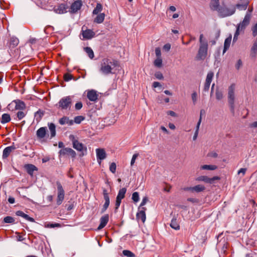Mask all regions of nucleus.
Listing matches in <instances>:
<instances>
[{
  "label": "nucleus",
  "instance_id": "f257e3e1",
  "mask_svg": "<svg viewBox=\"0 0 257 257\" xmlns=\"http://www.w3.org/2000/svg\"><path fill=\"white\" fill-rule=\"evenodd\" d=\"M117 65V62L108 58L102 59L100 70L102 73L107 75L112 73V70Z\"/></svg>",
  "mask_w": 257,
  "mask_h": 257
},
{
  "label": "nucleus",
  "instance_id": "f03ea898",
  "mask_svg": "<svg viewBox=\"0 0 257 257\" xmlns=\"http://www.w3.org/2000/svg\"><path fill=\"white\" fill-rule=\"evenodd\" d=\"M235 85L234 84H231L228 89L227 98L228 102L230 107L231 112L232 113H234L235 109Z\"/></svg>",
  "mask_w": 257,
  "mask_h": 257
},
{
  "label": "nucleus",
  "instance_id": "7ed1b4c3",
  "mask_svg": "<svg viewBox=\"0 0 257 257\" xmlns=\"http://www.w3.org/2000/svg\"><path fill=\"white\" fill-rule=\"evenodd\" d=\"M221 17H226L232 15L235 12V7L231 6L230 8L226 7H220L217 11Z\"/></svg>",
  "mask_w": 257,
  "mask_h": 257
},
{
  "label": "nucleus",
  "instance_id": "20e7f679",
  "mask_svg": "<svg viewBox=\"0 0 257 257\" xmlns=\"http://www.w3.org/2000/svg\"><path fill=\"white\" fill-rule=\"evenodd\" d=\"M72 104V99L70 96L62 98L58 103V108L61 109H70Z\"/></svg>",
  "mask_w": 257,
  "mask_h": 257
},
{
  "label": "nucleus",
  "instance_id": "39448f33",
  "mask_svg": "<svg viewBox=\"0 0 257 257\" xmlns=\"http://www.w3.org/2000/svg\"><path fill=\"white\" fill-rule=\"evenodd\" d=\"M57 187V204L59 205L61 204L64 199L65 191L60 182H56Z\"/></svg>",
  "mask_w": 257,
  "mask_h": 257
},
{
  "label": "nucleus",
  "instance_id": "423d86ee",
  "mask_svg": "<svg viewBox=\"0 0 257 257\" xmlns=\"http://www.w3.org/2000/svg\"><path fill=\"white\" fill-rule=\"evenodd\" d=\"M82 6V2L81 0H74L71 4L68 12L71 14L77 13Z\"/></svg>",
  "mask_w": 257,
  "mask_h": 257
},
{
  "label": "nucleus",
  "instance_id": "0eeeda50",
  "mask_svg": "<svg viewBox=\"0 0 257 257\" xmlns=\"http://www.w3.org/2000/svg\"><path fill=\"white\" fill-rule=\"evenodd\" d=\"M208 44L200 45L197 57L200 59H204L207 56Z\"/></svg>",
  "mask_w": 257,
  "mask_h": 257
},
{
  "label": "nucleus",
  "instance_id": "6e6552de",
  "mask_svg": "<svg viewBox=\"0 0 257 257\" xmlns=\"http://www.w3.org/2000/svg\"><path fill=\"white\" fill-rule=\"evenodd\" d=\"M126 192V189L125 188H122L119 190L116 198V202L115 204V209H117L119 207L121 202V200L125 197Z\"/></svg>",
  "mask_w": 257,
  "mask_h": 257
},
{
  "label": "nucleus",
  "instance_id": "1a4fd4ad",
  "mask_svg": "<svg viewBox=\"0 0 257 257\" xmlns=\"http://www.w3.org/2000/svg\"><path fill=\"white\" fill-rule=\"evenodd\" d=\"M251 17V16L250 14L246 13L243 21L238 25V29L240 30L241 31L243 30L249 24Z\"/></svg>",
  "mask_w": 257,
  "mask_h": 257
},
{
  "label": "nucleus",
  "instance_id": "9d476101",
  "mask_svg": "<svg viewBox=\"0 0 257 257\" xmlns=\"http://www.w3.org/2000/svg\"><path fill=\"white\" fill-rule=\"evenodd\" d=\"M68 7L67 4H60L54 7V11L58 14H63L68 12Z\"/></svg>",
  "mask_w": 257,
  "mask_h": 257
},
{
  "label": "nucleus",
  "instance_id": "9b49d317",
  "mask_svg": "<svg viewBox=\"0 0 257 257\" xmlns=\"http://www.w3.org/2000/svg\"><path fill=\"white\" fill-rule=\"evenodd\" d=\"M220 180V177L214 176L212 178H209L206 176H201L196 178L197 181H202L206 183L212 184L214 181Z\"/></svg>",
  "mask_w": 257,
  "mask_h": 257
},
{
  "label": "nucleus",
  "instance_id": "f8f14e48",
  "mask_svg": "<svg viewBox=\"0 0 257 257\" xmlns=\"http://www.w3.org/2000/svg\"><path fill=\"white\" fill-rule=\"evenodd\" d=\"M70 138H72V141L73 143V147L75 149L80 152L83 151H86V147L77 140H75L73 136H71Z\"/></svg>",
  "mask_w": 257,
  "mask_h": 257
},
{
  "label": "nucleus",
  "instance_id": "ddd939ff",
  "mask_svg": "<svg viewBox=\"0 0 257 257\" xmlns=\"http://www.w3.org/2000/svg\"><path fill=\"white\" fill-rule=\"evenodd\" d=\"M214 76L213 72L210 71L207 73L205 82L204 84L203 90L204 91H208L209 90L211 82Z\"/></svg>",
  "mask_w": 257,
  "mask_h": 257
},
{
  "label": "nucleus",
  "instance_id": "4468645a",
  "mask_svg": "<svg viewBox=\"0 0 257 257\" xmlns=\"http://www.w3.org/2000/svg\"><path fill=\"white\" fill-rule=\"evenodd\" d=\"M96 154L97 161L99 164L101 161L105 159L106 157V154L104 149L98 148L96 149Z\"/></svg>",
  "mask_w": 257,
  "mask_h": 257
},
{
  "label": "nucleus",
  "instance_id": "2eb2a0df",
  "mask_svg": "<svg viewBox=\"0 0 257 257\" xmlns=\"http://www.w3.org/2000/svg\"><path fill=\"white\" fill-rule=\"evenodd\" d=\"M147 209L146 207L139 208V212L137 213L136 217L138 220H141L143 223L146 220V211Z\"/></svg>",
  "mask_w": 257,
  "mask_h": 257
},
{
  "label": "nucleus",
  "instance_id": "dca6fc26",
  "mask_svg": "<svg viewBox=\"0 0 257 257\" xmlns=\"http://www.w3.org/2000/svg\"><path fill=\"white\" fill-rule=\"evenodd\" d=\"M60 154L63 156H70L72 158H75L76 156L75 152L71 148H65L60 151Z\"/></svg>",
  "mask_w": 257,
  "mask_h": 257
},
{
  "label": "nucleus",
  "instance_id": "f3484780",
  "mask_svg": "<svg viewBox=\"0 0 257 257\" xmlns=\"http://www.w3.org/2000/svg\"><path fill=\"white\" fill-rule=\"evenodd\" d=\"M98 94L94 90H88L87 93V97L90 101H96L98 99Z\"/></svg>",
  "mask_w": 257,
  "mask_h": 257
},
{
  "label": "nucleus",
  "instance_id": "a211bd4d",
  "mask_svg": "<svg viewBox=\"0 0 257 257\" xmlns=\"http://www.w3.org/2000/svg\"><path fill=\"white\" fill-rule=\"evenodd\" d=\"M109 220V216L105 214L102 216L100 219V224L97 228V230H100L105 226Z\"/></svg>",
  "mask_w": 257,
  "mask_h": 257
},
{
  "label": "nucleus",
  "instance_id": "6ab92c4d",
  "mask_svg": "<svg viewBox=\"0 0 257 257\" xmlns=\"http://www.w3.org/2000/svg\"><path fill=\"white\" fill-rule=\"evenodd\" d=\"M205 187L202 185H197L194 187H188L186 189V190L190 191L191 192H200L204 191Z\"/></svg>",
  "mask_w": 257,
  "mask_h": 257
},
{
  "label": "nucleus",
  "instance_id": "aec40b11",
  "mask_svg": "<svg viewBox=\"0 0 257 257\" xmlns=\"http://www.w3.org/2000/svg\"><path fill=\"white\" fill-rule=\"evenodd\" d=\"M82 35L85 39H90L94 37L95 33L90 29L82 30Z\"/></svg>",
  "mask_w": 257,
  "mask_h": 257
},
{
  "label": "nucleus",
  "instance_id": "412c9836",
  "mask_svg": "<svg viewBox=\"0 0 257 257\" xmlns=\"http://www.w3.org/2000/svg\"><path fill=\"white\" fill-rule=\"evenodd\" d=\"M209 7L212 11H217L220 8L219 0H210Z\"/></svg>",
  "mask_w": 257,
  "mask_h": 257
},
{
  "label": "nucleus",
  "instance_id": "4be33fe9",
  "mask_svg": "<svg viewBox=\"0 0 257 257\" xmlns=\"http://www.w3.org/2000/svg\"><path fill=\"white\" fill-rule=\"evenodd\" d=\"M16 149L14 146H11L6 148L3 153V158H7L10 155V154Z\"/></svg>",
  "mask_w": 257,
  "mask_h": 257
},
{
  "label": "nucleus",
  "instance_id": "5701e85b",
  "mask_svg": "<svg viewBox=\"0 0 257 257\" xmlns=\"http://www.w3.org/2000/svg\"><path fill=\"white\" fill-rule=\"evenodd\" d=\"M47 127H41L39 129H38L36 132V135L37 137L40 139H43L46 134Z\"/></svg>",
  "mask_w": 257,
  "mask_h": 257
},
{
  "label": "nucleus",
  "instance_id": "b1692460",
  "mask_svg": "<svg viewBox=\"0 0 257 257\" xmlns=\"http://www.w3.org/2000/svg\"><path fill=\"white\" fill-rule=\"evenodd\" d=\"M19 43V39L16 37H12L9 42V48L11 51L18 46Z\"/></svg>",
  "mask_w": 257,
  "mask_h": 257
},
{
  "label": "nucleus",
  "instance_id": "393cba45",
  "mask_svg": "<svg viewBox=\"0 0 257 257\" xmlns=\"http://www.w3.org/2000/svg\"><path fill=\"white\" fill-rule=\"evenodd\" d=\"M24 167L27 170V173L31 176H33L34 171L37 170V167L32 164H26Z\"/></svg>",
  "mask_w": 257,
  "mask_h": 257
},
{
  "label": "nucleus",
  "instance_id": "a878e982",
  "mask_svg": "<svg viewBox=\"0 0 257 257\" xmlns=\"http://www.w3.org/2000/svg\"><path fill=\"white\" fill-rule=\"evenodd\" d=\"M16 214L17 216H21L28 221L32 222H35V219L29 216L27 214L24 213L22 211H17Z\"/></svg>",
  "mask_w": 257,
  "mask_h": 257
},
{
  "label": "nucleus",
  "instance_id": "bb28decb",
  "mask_svg": "<svg viewBox=\"0 0 257 257\" xmlns=\"http://www.w3.org/2000/svg\"><path fill=\"white\" fill-rule=\"evenodd\" d=\"M73 122L72 120L69 119V117L67 116H63L59 120V123L61 125L67 124L69 125H71L73 124Z\"/></svg>",
  "mask_w": 257,
  "mask_h": 257
},
{
  "label": "nucleus",
  "instance_id": "cd10ccee",
  "mask_svg": "<svg viewBox=\"0 0 257 257\" xmlns=\"http://www.w3.org/2000/svg\"><path fill=\"white\" fill-rule=\"evenodd\" d=\"M257 53V38L254 41L250 50V55L252 58H255Z\"/></svg>",
  "mask_w": 257,
  "mask_h": 257
},
{
  "label": "nucleus",
  "instance_id": "c85d7f7f",
  "mask_svg": "<svg viewBox=\"0 0 257 257\" xmlns=\"http://www.w3.org/2000/svg\"><path fill=\"white\" fill-rule=\"evenodd\" d=\"M231 36L230 35L225 40L223 53H224L226 51V50L229 48L231 43Z\"/></svg>",
  "mask_w": 257,
  "mask_h": 257
},
{
  "label": "nucleus",
  "instance_id": "c756f323",
  "mask_svg": "<svg viewBox=\"0 0 257 257\" xmlns=\"http://www.w3.org/2000/svg\"><path fill=\"white\" fill-rule=\"evenodd\" d=\"M15 103L16 104L15 108L16 109H24L26 107V105L23 101L20 100H15Z\"/></svg>",
  "mask_w": 257,
  "mask_h": 257
},
{
  "label": "nucleus",
  "instance_id": "7c9ffc66",
  "mask_svg": "<svg viewBox=\"0 0 257 257\" xmlns=\"http://www.w3.org/2000/svg\"><path fill=\"white\" fill-rule=\"evenodd\" d=\"M105 14L104 13H100L95 18L94 22L97 24H101L103 22Z\"/></svg>",
  "mask_w": 257,
  "mask_h": 257
},
{
  "label": "nucleus",
  "instance_id": "2f4dec72",
  "mask_svg": "<svg viewBox=\"0 0 257 257\" xmlns=\"http://www.w3.org/2000/svg\"><path fill=\"white\" fill-rule=\"evenodd\" d=\"M217 168L216 165H204L200 167L201 170H215Z\"/></svg>",
  "mask_w": 257,
  "mask_h": 257
},
{
  "label": "nucleus",
  "instance_id": "473e14b6",
  "mask_svg": "<svg viewBox=\"0 0 257 257\" xmlns=\"http://www.w3.org/2000/svg\"><path fill=\"white\" fill-rule=\"evenodd\" d=\"M49 128L51 133V137L52 138L55 137L56 135L55 125L53 123L49 124Z\"/></svg>",
  "mask_w": 257,
  "mask_h": 257
},
{
  "label": "nucleus",
  "instance_id": "72a5a7b5",
  "mask_svg": "<svg viewBox=\"0 0 257 257\" xmlns=\"http://www.w3.org/2000/svg\"><path fill=\"white\" fill-rule=\"evenodd\" d=\"M11 120L10 115L8 113H4L2 115L1 122L5 123L9 122Z\"/></svg>",
  "mask_w": 257,
  "mask_h": 257
},
{
  "label": "nucleus",
  "instance_id": "f704fd0d",
  "mask_svg": "<svg viewBox=\"0 0 257 257\" xmlns=\"http://www.w3.org/2000/svg\"><path fill=\"white\" fill-rule=\"evenodd\" d=\"M84 51L90 59H92L94 57V53L91 48L88 47H85L84 48Z\"/></svg>",
  "mask_w": 257,
  "mask_h": 257
},
{
  "label": "nucleus",
  "instance_id": "c9c22d12",
  "mask_svg": "<svg viewBox=\"0 0 257 257\" xmlns=\"http://www.w3.org/2000/svg\"><path fill=\"white\" fill-rule=\"evenodd\" d=\"M170 226L176 230H178L180 229V226L177 223L176 219H173L172 220L170 223Z\"/></svg>",
  "mask_w": 257,
  "mask_h": 257
},
{
  "label": "nucleus",
  "instance_id": "e433bc0d",
  "mask_svg": "<svg viewBox=\"0 0 257 257\" xmlns=\"http://www.w3.org/2000/svg\"><path fill=\"white\" fill-rule=\"evenodd\" d=\"M102 5L99 3H98V4H97L96 7L93 11V14H95V15H97L99 13H100L102 11Z\"/></svg>",
  "mask_w": 257,
  "mask_h": 257
},
{
  "label": "nucleus",
  "instance_id": "4c0bfd02",
  "mask_svg": "<svg viewBox=\"0 0 257 257\" xmlns=\"http://www.w3.org/2000/svg\"><path fill=\"white\" fill-rule=\"evenodd\" d=\"M154 65L158 68H160L162 66V59L161 57L157 58L154 62Z\"/></svg>",
  "mask_w": 257,
  "mask_h": 257
},
{
  "label": "nucleus",
  "instance_id": "58836bf2",
  "mask_svg": "<svg viewBox=\"0 0 257 257\" xmlns=\"http://www.w3.org/2000/svg\"><path fill=\"white\" fill-rule=\"evenodd\" d=\"M216 98L218 100H220L222 99L223 97V93L221 90L219 89H216L215 92Z\"/></svg>",
  "mask_w": 257,
  "mask_h": 257
},
{
  "label": "nucleus",
  "instance_id": "ea45409f",
  "mask_svg": "<svg viewBox=\"0 0 257 257\" xmlns=\"http://www.w3.org/2000/svg\"><path fill=\"white\" fill-rule=\"evenodd\" d=\"M248 3H246L245 4H237L236 5V8H237L238 10H245L247 8V6H248Z\"/></svg>",
  "mask_w": 257,
  "mask_h": 257
},
{
  "label": "nucleus",
  "instance_id": "a19ab883",
  "mask_svg": "<svg viewBox=\"0 0 257 257\" xmlns=\"http://www.w3.org/2000/svg\"><path fill=\"white\" fill-rule=\"evenodd\" d=\"M84 117L81 115L77 116L74 117V121L77 124H79L84 119Z\"/></svg>",
  "mask_w": 257,
  "mask_h": 257
},
{
  "label": "nucleus",
  "instance_id": "79ce46f5",
  "mask_svg": "<svg viewBox=\"0 0 257 257\" xmlns=\"http://www.w3.org/2000/svg\"><path fill=\"white\" fill-rule=\"evenodd\" d=\"M123 254L128 257H135V255L134 253L128 250H124L122 251Z\"/></svg>",
  "mask_w": 257,
  "mask_h": 257
},
{
  "label": "nucleus",
  "instance_id": "37998d69",
  "mask_svg": "<svg viewBox=\"0 0 257 257\" xmlns=\"http://www.w3.org/2000/svg\"><path fill=\"white\" fill-rule=\"evenodd\" d=\"M132 199L135 202H137L140 199L139 193L137 192H134L132 194Z\"/></svg>",
  "mask_w": 257,
  "mask_h": 257
},
{
  "label": "nucleus",
  "instance_id": "c03bdc74",
  "mask_svg": "<svg viewBox=\"0 0 257 257\" xmlns=\"http://www.w3.org/2000/svg\"><path fill=\"white\" fill-rule=\"evenodd\" d=\"M4 221L6 223H13L15 222V219L11 216H7L4 218Z\"/></svg>",
  "mask_w": 257,
  "mask_h": 257
},
{
  "label": "nucleus",
  "instance_id": "a18cd8bd",
  "mask_svg": "<svg viewBox=\"0 0 257 257\" xmlns=\"http://www.w3.org/2000/svg\"><path fill=\"white\" fill-rule=\"evenodd\" d=\"M26 115V113L22 111H19L17 112V116L19 120L23 118Z\"/></svg>",
  "mask_w": 257,
  "mask_h": 257
},
{
  "label": "nucleus",
  "instance_id": "49530a36",
  "mask_svg": "<svg viewBox=\"0 0 257 257\" xmlns=\"http://www.w3.org/2000/svg\"><path fill=\"white\" fill-rule=\"evenodd\" d=\"M61 225L59 223H48L45 225V227L48 228L59 227Z\"/></svg>",
  "mask_w": 257,
  "mask_h": 257
},
{
  "label": "nucleus",
  "instance_id": "de8ad7c7",
  "mask_svg": "<svg viewBox=\"0 0 257 257\" xmlns=\"http://www.w3.org/2000/svg\"><path fill=\"white\" fill-rule=\"evenodd\" d=\"M220 30L217 29L214 31L213 32V35L214 37L215 40H217L220 36Z\"/></svg>",
  "mask_w": 257,
  "mask_h": 257
},
{
  "label": "nucleus",
  "instance_id": "09e8293b",
  "mask_svg": "<svg viewBox=\"0 0 257 257\" xmlns=\"http://www.w3.org/2000/svg\"><path fill=\"white\" fill-rule=\"evenodd\" d=\"M251 31L252 36L254 37L257 35V23L252 27Z\"/></svg>",
  "mask_w": 257,
  "mask_h": 257
},
{
  "label": "nucleus",
  "instance_id": "8fccbe9b",
  "mask_svg": "<svg viewBox=\"0 0 257 257\" xmlns=\"http://www.w3.org/2000/svg\"><path fill=\"white\" fill-rule=\"evenodd\" d=\"M116 164L115 163H112L109 166V170L112 173H114L116 171Z\"/></svg>",
  "mask_w": 257,
  "mask_h": 257
},
{
  "label": "nucleus",
  "instance_id": "3c124183",
  "mask_svg": "<svg viewBox=\"0 0 257 257\" xmlns=\"http://www.w3.org/2000/svg\"><path fill=\"white\" fill-rule=\"evenodd\" d=\"M72 75L70 73H66L64 75V79L65 81H68L72 79Z\"/></svg>",
  "mask_w": 257,
  "mask_h": 257
},
{
  "label": "nucleus",
  "instance_id": "603ef678",
  "mask_svg": "<svg viewBox=\"0 0 257 257\" xmlns=\"http://www.w3.org/2000/svg\"><path fill=\"white\" fill-rule=\"evenodd\" d=\"M148 201V198L147 197H145L143 198V200H142V201L140 204V206L139 208H142V207H144L143 206H144L146 203Z\"/></svg>",
  "mask_w": 257,
  "mask_h": 257
},
{
  "label": "nucleus",
  "instance_id": "864d4df0",
  "mask_svg": "<svg viewBox=\"0 0 257 257\" xmlns=\"http://www.w3.org/2000/svg\"><path fill=\"white\" fill-rule=\"evenodd\" d=\"M138 156H139L138 154H135L133 156V157L132 158L131 162V166H133L134 164V163H135L136 160L138 158Z\"/></svg>",
  "mask_w": 257,
  "mask_h": 257
},
{
  "label": "nucleus",
  "instance_id": "5fc2aeb1",
  "mask_svg": "<svg viewBox=\"0 0 257 257\" xmlns=\"http://www.w3.org/2000/svg\"><path fill=\"white\" fill-rule=\"evenodd\" d=\"M155 77L158 79H160V80H161V79H163V74H162V73H161L160 72H156L155 74Z\"/></svg>",
  "mask_w": 257,
  "mask_h": 257
},
{
  "label": "nucleus",
  "instance_id": "6e6d98bb",
  "mask_svg": "<svg viewBox=\"0 0 257 257\" xmlns=\"http://www.w3.org/2000/svg\"><path fill=\"white\" fill-rule=\"evenodd\" d=\"M155 53L157 58L161 57V52L160 48H156L155 49Z\"/></svg>",
  "mask_w": 257,
  "mask_h": 257
},
{
  "label": "nucleus",
  "instance_id": "4d7b16f0",
  "mask_svg": "<svg viewBox=\"0 0 257 257\" xmlns=\"http://www.w3.org/2000/svg\"><path fill=\"white\" fill-rule=\"evenodd\" d=\"M109 203H110L109 200H105V203L103 206V211H104L107 209V208L109 206Z\"/></svg>",
  "mask_w": 257,
  "mask_h": 257
},
{
  "label": "nucleus",
  "instance_id": "13d9d810",
  "mask_svg": "<svg viewBox=\"0 0 257 257\" xmlns=\"http://www.w3.org/2000/svg\"><path fill=\"white\" fill-rule=\"evenodd\" d=\"M240 31V30H238V28L237 27L236 31L235 32V34L234 35V37H233V42L236 41L237 39L238 36L239 34Z\"/></svg>",
  "mask_w": 257,
  "mask_h": 257
},
{
  "label": "nucleus",
  "instance_id": "bf43d9fd",
  "mask_svg": "<svg viewBox=\"0 0 257 257\" xmlns=\"http://www.w3.org/2000/svg\"><path fill=\"white\" fill-rule=\"evenodd\" d=\"M196 40V38L195 37L191 36L189 40H188V41L187 42H184V41L182 42V43L184 45H188L192 41H194Z\"/></svg>",
  "mask_w": 257,
  "mask_h": 257
},
{
  "label": "nucleus",
  "instance_id": "052dcab7",
  "mask_svg": "<svg viewBox=\"0 0 257 257\" xmlns=\"http://www.w3.org/2000/svg\"><path fill=\"white\" fill-rule=\"evenodd\" d=\"M75 107L76 109L79 110L82 107V103L81 102H78L75 104Z\"/></svg>",
  "mask_w": 257,
  "mask_h": 257
},
{
  "label": "nucleus",
  "instance_id": "680f3d73",
  "mask_svg": "<svg viewBox=\"0 0 257 257\" xmlns=\"http://www.w3.org/2000/svg\"><path fill=\"white\" fill-rule=\"evenodd\" d=\"M246 171V168H241L238 170V174H242V176H243L245 175Z\"/></svg>",
  "mask_w": 257,
  "mask_h": 257
},
{
  "label": "nucleus",
  "instance_id": "e2e57ef3",
  "mask_svg": "<svg viewBox=\"0 0 257 257\" xmlns=\"http://www.w3.org/2000/svg\"><path fill=\"white\" fill-rule=\"evenodd\" d=\"M203 34H201L200 35V37H199V42H200V45H201L202 44H207V43L205 41H204L203 40Z\"/></svg>",
  "mask_w": 257,
  "mask_h": 257
},
{
  "label": "nucleus",
  "instance_id": "0e129e2a",
  "mask_svg": "<svg viewBox=\"0 0 257 257\" xmlns=\"http://www.w3.org/2000/svg\"><path fill=\"white\" fill-rule=\"evenodd\" d=\"M208 156L210 157H212V158H217V156H218V154L215 152H211L209 154H208Z\"/></svg>",
  "mask_w": 257,
  "mask_h": 257
},
{
  "label": "nucleus",
  "instance_id": "69168bd1",
  "mask_svg": "<svg viewBox=\"0 0 257 257\" xmlns=\"http://www.w3.org/2000/svg\"><path fill=\"white\" fill-rule=\"evenodd\" d=\"M16 233L18 234V235L17 236L18 241H23L25 239V238L22 235H21L19 233L16 232Z\"/></svg>",
  "mask_w": 257,
  "mask_h": 257
},
{
  "label": "nucleus",
  "instance_id": "338daca9",
  "mask_svg": "<svg viewBox=\"0 0 257 257\" xmlns=\"http://www.w3.org/2000/svg\"><path fill=\"white\" fill-rule=\"evenodd\" d=\"M167 113L168 114V115H170L172 116H174V117H175L176 116V114L175 112H174L173 111H172V110H169V111H168L167 112Z\"/></svg>",
  "mask_w": 257,
  "mask_h": 257
},
{
  "label": "nucleus",
  "instance_id": "774afa93",
  "mask_svg": "<svg viewBox=\"0 0 257 257\" xmlns=\"http://www.w3.org/2000/svg\"><path fill=\"white\" fill-rule=\"evenodd\" d=\"M250 127L257 128V121L253 122L249 125Z\"/></svg>",
  "mask_w": 257,
  "mask_h": 257
}]
</instances>
